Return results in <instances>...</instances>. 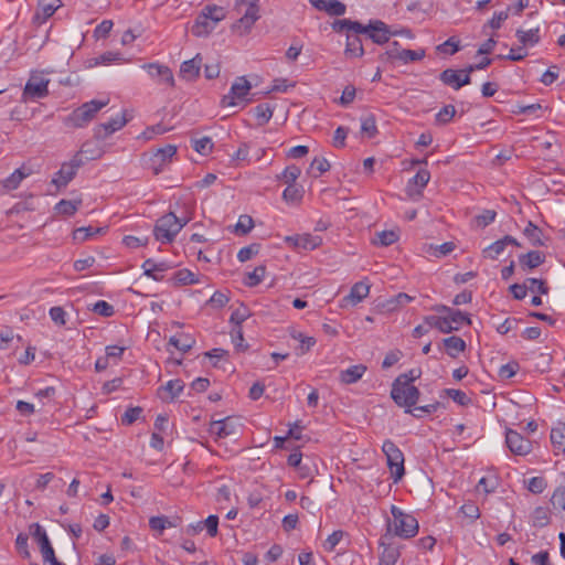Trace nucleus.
<instances>
[{
	"label": "nucleus",
	"mask_w": 565,
	"mask_h": 565,
	"mask_svg": "<svg viewBox=\"0 0 565 565\" xmlns=\"http://www.w3.org/2000/svg\"><path fill=\"white\" fill-rule=\"evenodd\" d=\"M361 132L367 138H373L377 134L376 121L373 115H366L361 118Z\"/></svg>",
	"instance_id": "37998d69"
},
{
	"label": "nucleus",
	"mask_w": 565,
	"mask_h": 565,
	"mask_svg": "<svg viewBox=\"0 0 565 565\" xmlns=\"http://www.w3.org/2000/svg\"><path fill=\"white\" fill-rule=\"evenodd\" d=\"M425 323L428 328H436L443 333H450L451 331L457 330V327L449 324L446 316H427L425 318Z\"/></svg>",
	"instance_id": "2f4dec72"
},
{
	"label": "nucleus",
	"mask_w": 565,
	"mask_h": 565,
	"mask_svg": "<svg viewBox=\"0 0 565 565\" xmlns=\"http://www.w3.org/2000/svg\"><path fill=\"white\" fill-rule=\"evenodd\" d=\"M532 525L535 527H544L550 523V511L544 507L534 509L531 515Z\"/></svg>",
	"instance_id": "c9c22d12"
},
{
	"label": "nucleus",
	"mask_w": 565,
	"mask_h": 565,
	"mask_svg": "<svg viewBox=\"0 0 565 565\" xmlns=\"http://www.w3.org/2000/svg\"><path fill=\"white\" fill-rule=\"evenodd\" d=\"M424 56H425L424 50L414 51V50L404 49L401 51L398 61L403 62L404 64H408L411 62L420 61L422 58H424Z\"/></svg>",
	"instance_id": "4d7b16f0"
},
{
	"label": "nucleus",
	"mask_w": 565,
	"mask_h": 565,
	"mask_svg": "<svg viewBox=\"0 0 565 565\" xmlns=\"http://www.w3.org/2000/svg\"><path fill=\"white\" fill-rule=\"evenodd\" d=\"M167 265L164 263H154L152 259H147L142 264V269L146 276L151 277L152 279L159 281L162 280V273L167 270Z\"/></svg>",
	"instance_id": "c85d7f7f"
},
{
	"label": "nucleus",
	"mask_w": 565,
	"mask_h": 565,
	"mask_svg": "<svg viewBox=\"0 0 565 565\" xmlns=\"http://www.w3.org/2000/svg\"><path fill=\"white\" fill-rule=\"evenodd\" d=\"M310 3L319 11H324L330 15H343L347 11L344 3L339 0H309Z\"/></svg>",
	"instance_id": "aec40b11"
},
{
	"label": "nucleus",
	"mask_w": 565,
	"mask_h": 565,
	"mask_svg": "<svg viewBox=\"0 0 565 565\" xmlns=\"http://www.w3.org/2000/svg\"><path fill=\"white\" fill-rule=\"evenodd\" d=\"M250 88L252 85L245 76L237 77L232 84L228 94L223 96L221 102L222 106L230 107L236 106L238 103H246V96L248 95Z\"/></svg>",
	"instance_id": "6e6552de"
},
{
	"label": "nucleus",
	"mask_w": 565,
	"mask_h": 565,
	"mask_svg": "<svg viewBox=\"0 0 565 565\" xmlns=\"http://www.w3.org/2000/svg\"><path fill=\"white\" fill-rule=\"evenodd\" d=\"M149 526L151 530L162 533L166 529L174 526V524L169 520V518L161 515L151 516L149 519Z\"/></svg>",
	"instance_id": "603ef678"
},
{
	"label": "nucleus",
	"mask_w": 565,
	"mask_h": 565,
	"mask_svg": "<svg viewBox=\"0 0 565 565\" xmlns=\"http://www.w3.org/2000/svg\"><path fill=\"white\" fill-rule=\"evenodd\" d=\"M369 292L370 286L363 281H359L352 286L350 294L345 296L342 301L354 306L366 298Z\"/></svg>",
	"instance_id": "b1692460"
},
{
	"label": "nucleus",
	"mask_w": 565,
	"mask_h": 565,
	"mask_svg": "<svg viewBox=\"0 0 565 565\" xmlns=\"http://www.w3.org/2000/svg\"><path fill=\"white\" fill-rule=\"evenodd\" d=\"M191 214L185 211L181 216H177L174 212H169L158 218L153 235L157 241L162 244H170L174 241L179 232L191 221Z\"/></svg>",
	"instance_id": "f257e3e1"
},
{
	"label": "nucleus",
	"mask_w": 565,
	"mask_h": 565,
	"mask_svg": "<svg viewBox=\"0 0 565 565\" xmlns=\"http://www.w3.org/2000/svg\"><path fill=\"white\" fill-rule=\"evenodd\" d=\"M545 254L540 250H531L519 256V264L522 269H534L545 262Z\"/></svg>",
	"instance_id": "5701e85b"
},
{
	"label": "nucleus",
	"mask_w": 565,
	"mask_h": 565,
	"mask_svg": "<svg viewBox=\"0 0 565 565\" xmlns=\"http://www.w3.org/2000/svg\"><path fill=\"white\" fill-rule=\"evenodd\" d=\"M26 175L28 173L24 172L22 169H17L2 181L3 189L8 191L17 189Z\"/></svg>",
	"instance_id": "58836bf2"
},
{
	"label": "nucleus",
	"mask_w": 565,
	"mask_h": 565,
	"mask_svg": "<svg viewBox=\"0 0 565 565\" xmlns=\"http://www.w3.org/2000/svg\"><path fill=\"white\" fill-rule=\"evenodd\" d=\"M82 204L81 200L76 201H67V200H61L56 205L55 210L58 214L71 216L73 215Z\"/></svg>",
	"instance_id": "ea45409f"
},
{
	"label": "nucleus",
	"mask_w": 565,
	"mask_h": 565,
	"mask_svg": "<svg viewBox=\"0 0 565 565\" xmlns=\"http://www.w3.org/2000/svg\"><path fill=\"white\" fill-rule=\"evenodd\" d=\"M430 179V173L427 170H419L408 182V188L413 184L417 185L420 190L426 186Z\"/></svg>",
	"instance_id": "69168bd1"
},
{
	"label": "nucleus",
	"mask_w": 565,
	"mask_h": 565,
	"mask_svg": "<svg viewBox=\"0 0 565 565\" xmlns=\"http://www.w3.org/2000/svg\"><path fill=\"white\" fill-rule=\"evenodd\" d=\"M519 42L524 46H534L535 44H537L540 42V28H534V29H531V30H527V31H524V30H516V33H515Z\"/></svg>",
	"instance_id": "7c9ffc66"
},
{
	"label": "nucleus",
	"mask_w": 565,
	"mask_h": 565,
	"mask_svg": "<svg viewBox=\"0 0 565 565\" xmlns=\"http://www.w3.org/2000/svg\"><path fill=\"white\" fill-rule=\"evenodd\" d=\"M61 6V0H39L33 22L36 24L45 23Z\"/></svg>",
	"instance_id": "a211bd4d"
},
{
	"label": "nucleus",
	"mask_w": 565,
	"mask_h": 565,
	"mask_svg": "<svg viewBox=\"0 0 565 565\" xmlns=\"http://www.w3.org/2000/svg\"><path fill=\"white\" fill-rule=\"evenodd\" d=\"M202 58L200 54L191 60L184 61L180 67V76L186 81L195 79L200 74Z\"/></svg>",
	"instance_id": "4be33fe9"
},
{
	"label": "nucleus",
	"mask_w": 565,
	"mask_h": 565,
	"mask_svg": "<svg viewBox=\"0 0 565 565\" xmlns=\"http://www.w3.org/2000/svg\"><path fill=\"white\" fill-rule=\"evenodd\" d=\"M382 450L386 457L387 466L391 471V477L394 482H398L404 473V455L401 449L390 439L383 443Z\"/></svg>",
	"instance_id": "39448f33"
},
{
	"label": "nucleus",
	"mask_w": 565,
	"mask_h": 565,
	"mask_svg": "<svg viewBox=\"0 0 565 565\" xmlns=\"http://www.w3.org/2000/svg\"><path fill=\"white\" fill-rule=\"evenodd\" d=\"M380 546L383 547V551L380 555V565H395L401 556V553L399 547L393 543L391 525L388 526L386 533L380 539Z\"/></svg>",
	"instance_id": "9d476101"
},
{
	"label": "nucleus",
	"mask_w": 565,
	"mask_h": 565,
	"mask_svg": "<svg viewBox=\"0 0 565 565\" xmlns=\"http://www.w3.org/2000/svg\"><path fill=\"white\" fill-rule=\"evenodd\" d=\"M505 444L510 451L518 456H526L532 451V441L513 429H507Z\"/></svg>",
	"instance_id": "ddd939ff"
},
{
	"label": "nucleus",
	"mask_w": 565,
	"mask_h": 565,
	"mask_svg": "<svg viewBox=\"0 0 565 565\" xmlns=\"http://www.w3.org/2000/svg\"><path fill=\"white\" fill-rule=\"evenodd\" d=\"M439 78L445 85L450 86L456 90L471 83V77L467 68L459 71L447 68L440 73Z\"/></svg>",
	"instance_id": "2eb2a0df"
},
{
	"label": "nucleus",
	"mask_w": 565,
	"mask_h": 565,
	"mask_svg": "<svg viewBox=\"0 0 565 565\" xmlns=\"http://www.w3.org/2000/svg\"><path fill=\"white\" fill-rule=\"evenodd\" d=\"M444 393L451 398L455 403L461 406L468 405L471 399L468 397V395L461 391L456 388H446Z\"/></svg>",
	"instance_id": "6e6d98bb"
},
{
	"label": "nucleus",
	"mask_w": 565,
	"mask_h": 565,
	"mask_svg": "<svg viewBox=\"0 0 565 565\" xmlns=\"http://www.w3.org/2000/svg\"><path fill=\"white\" fill-rule=\"evenodd\" d=\"M330 167L331 166L326 158L316 157L310 164V171L315 178H318L322 173L329 171Z\"/></svg>",
	"instance_id": "09e8293b"
},
{
	"label": "nucleus",
	"mask_w": 565,
	"mask_h": 565,
	"mask_svg": "<svg viewBox=\"0 0 565 565\" xmlns=\"http://www.w3.org/2000/svg\"><path fill=\"white\" fill-rule=\"evenodd\" d=\"M237 423L232 417L214 420L210 424L209 431L217 438H225L235 435L237 431Z\"/></svg>",
	"instance_id": "6ab92c4d"
},
{
	"label": "nucleus",
	"mask_w": 565,
	"mask_h": 565,
	"mask_svg": "<svg viewBox=\"0 0 565 565\" xmlns=\"http://www.w3.org/2000/svg\"><path fill=\"white\" fill-rule=\"evenodd\" d=\"M217 23L209 19V17L201 11L191 28V32L194 36L202 38L207 36L216 26Z\"/></svg>",
	"instance_id": "412c9836"
},
{
	"label": "nucleus",
	"mask_w": 565,
	"mask_h": 565,
	"mask_svg": "<svg viewBox=\"0 0 565 565\" xmlns=\"http://www.w3.org/2000/svg\"><path fill=\"white\" fill-rule=\"evenodd\" d=\"M551 443L555 454L565 452V424L557 423L552 428Z\"/></svg>",
	"instance_id": "a878e982"
},
{
	"label": "nucleus",
	"mask_w": 565,
	"mask_h": 565,
	"mask_svg": "<svg viewBox=\"0 0 565 565\" xmlns=\"http://www.w3.org/2000/svg\"><path fill=\"white\" fill-rule=\"evenodd\" d=\"M93 311L105 318L111 317L115 312L114 307L105 300L94 303Z\"/></svg>",
	"instance_id": "774afa93"
},
{
	"label": "nucleus",
	"mask_w": 565,
	"mask_h": 565,
	"mask_svg": "<svg viewBox=\"0 0 565 565\" xmlns=\"http://www.w3.org/2000/svg\"><path fill=\"white\" fill-rule=\"evenodd\" d=\"M446 352L451 358H457L466 350V342L457 335H452L443 340Z\"/></svg>",
	"instance_id": "cd10ccee"
},
{
	"label": "nucleus",
	"mask_w": 565,
	"mask_h": 565,
	"mask_svg": "<svg viewBox=\"0 0 565 565\" xmlns=\"http://www.w3.org/2000/svg\"><path fill=\"white\" fill-rule=\"evenodd\" d=\"M250 316L249 309L241 305L235 310H233L230 321L235 324V327H242V323L246 321Z\"/></svg>",
	"instance_id": "49530a36"
},
{
	"label": "nucleus",
	"mask_w": 565,
	"mask_h": 565,
	"mask_svg": "<svg viewBox=\"0 0 565 565\" xmlns=\"http://www.w3.org/2000/svg\"><path fill=\"white\" fill-rule=\"evenodd\" d=\"M192 147L200 154H209L212 151L213 142L210 137H202L200 139H195Z\"/></svg>",
	"instance_id": "052dcab7"
},
{
	"label": "nucleus",
	"mask_w": 565,
	"mask_h": 565,
	"mask_svg": "<svg viewBox=\"0 0 565 565\" xmlns=\"http://www.w3.org/2000/svg\"><path fill=\"white\" fill-rule=\"evenodd\" d=\"M504 248L505 245L502 239H498L483 250V255L484 257L497 259L499 255L503 253Z\"/></svg>",
	"instance_id": "e2e57ef3"
},
{
	"label": "nucleus",
	"mask_w": 565,
	"mask_h": 565,
	"mask_svg": "<svg viewBox=\"0 0 565 565\" xmlns=\"http://www.w3.org/2000/svg\"><path fill=\"white\" fill-rule=\"evenodd\" d=\"M398 239V233L390 230V231H382L375 234V237L373 238V243L375 245L380 246H390L394 244Z\"/></svg>",
	"instance_id": "4c0bfd02"
},
{
	"label": "nucleus",
	"mask_w": 565,
	"mask_h": 565,
	"mask_svg": "<svg viewBox=\"0 0 565 565\" xmlns=\"http://www.w3.org/2000/svg\"><path fill=\"white\" fill-rule=\"evenodd\" d=\"M446 317H447L449 324L457 327V330L462 324L471 323L469 317L466 313L461 312L460 310H455V309L449 310V315H446Z\"/></svg>",
	"instance_id": "a18cd8bd"
},
{
	"label": "nucleus",
	"mask_w": 565,
	"mask_h": 565,
	"mask_svg": "<svg viewBox=\"0 0 565 565\" xmlns=\"http://www.w3.org/2000/svg\"><path fill=\"white\" fill-rule=\"evenodd\" d=\"M391 513L393 521L387 520V527L391 525V533L394 536L402 539L414 537L418 533V521L417 519L408 513H405L396 505H392Z\"/></svg>",
	"instance_id": "7ed1b4c3"
},
{
	"label": "nucleus",
	"mask_w": 565,
	"mask_h": 565,
	"mask_svg": "<svg viewBox=\"0 0 565 565\" xmlns=\"http://www.w3.org/2000/svg\"><path fill=\"white\" fill-rule=\"evenodd\" d=\"M365 372L366 366L364 364H356L347 370H342L339 379L343 384H353L361 380Z\"/></svg>",
	"instance_id": "393cba45"
},
{
	"label": "nucleus",
	"mask_w": 565,
	"mask_h": 565,
	"mask_svg": "<svg viewBox=\"0 0 565 565\" xmlns=\"http://www.w3.org/2000/svg\"><path fill=\"white\" fill-rule=\"evenodd\" d=\"M419 395V390L413 384H392L391 397L398 406L412 409L418 402Z\"/></svg>",
	"instance_id": "0eeeda50"
},
{
	"label": "nucleus",
	"mask_w": 565,
	"mask_h": 565,
	"mask_svg": "<svg viewBox=\"0 0 565 565\" xmlns=\"http://www.w3.org/2000/svg\"><path fill=\"white\" fill-rule=\"evenodd\" d=\"M30 534L38 542L43 561L49 562L56 558L54 548L49 540L45 529L39 523H33L29 527Z\"/></svg>",
	"instance_id": "f8f14e48"
},
{
	"label": "nucleus",
	"mask_w": 565,
	"mask_h": 565,
	"mask_svg": "<svg viewBox=\"0 0 565 565\" xmlns=\"http://www.w3.org/2000/svg\"><path fill=\"white\" fill-rule=\"evenodd\" d=\"M355 34L347 35L345 54L351 57H361L364 54L362 40Z\"/></svg>",
	"instance_id": "c756f323"
},
{
	"label": "nucleus",
	"mask_w": 565,
	"mask_h": 565,
	"mask_svg": "<svg viewBox=\"0 0 565 565\" xmlns=\"http://www.w3.org/2000/svg\"><path fill=\"white\" fill-rule=\"evenodd\" d=\"M524 236L529 239L533 246H544L543 232L532 222H529L523 231Z\"/></svg>",
	"instance_id": "473e14b6"
},
{
	"label": "nucleus",
	"mask_w": 565,
	"mask_h": 565,
	"mask_svg": "<svg viewBox=\"0 0 565 565\" xmlns=\"http://www.w3.org/2000/svg\"><path fill=\"white\" fill-rule=\"evenodd\" d=\"M284 242L296 249L312 250L322 244V237L306 233L286 236Z\"/></svg>",
	"instance_id": "4468645a"
},
{
	"label": "nucleus",
	"mask_w": 565,
	"mask_h": 565,
	"mask_svg": "<svg viewBox=\"0 0 565 565\" xmlns=\"http://www.w3.org/2000/svg\"><path fill=\"white\" fill-rule=\"evenodd\" d=\"M258 0H236L235 10L243 15L233 24L234 32L247 33L259 19Z\"/></svg>",
	"instance_id": "20e7f679"
},
{
	"label": "nucleus",
	"mask_w": 565,
	"mask_h": 565,
	"mask_svg": "<svg viewBox=\"0 0 565 565\" xmlns=\"http://www.w3.org/2000/svg\"><path fill=\"white\" fill-rule=\"evenodd\" d=\"M49 83L50 79L44 77L42 74H31L23 88L22 100L26 103L45 98L49 95Z\"/></svg>",
	"instance_id": "423d86ee"
},
{
	"label": "nucleus",
	"mask_w": 565,
	"mask_h": 565,
	"mask_svg": "<svg viewBox=\"0 0 565 565\" xmlns=\"http://www.w3.org/2000/svg\"><path fill=\"white\" fill-rule=\"evenodd\" d=\"M551 503L555 510L565 513V487L555 489L551 498Z\"/></svg>",
	"instance_id": "13d9d810"
},
{
	"label": "nucleus",
	"mask_w": 565,
	"mask_h": 565,
	"mask_svg": "<svg viewBox=\"0 0 565 565\" xmlns=\"http://www.w3.org/2000/svg\"><path fill=\"white\" fill-rule=\"evenodd\" d=\"M128 122L124 114L118 115L106 122L99 124L94 129V136L96 139L105 140L111 134L120 130Z\"/></svg>",
	"instance_id": "dca6fc26"
},
{
	"label": "nucleus",
	"mask_w": 565,
	"mask_h": 565,
	"mask_svg": "<svg viewBox=\"0 0 565 565\" xmlns=\"http://www.w3.org/2000/svg\"><path fill=\"white\" fill-rule=\"evenodd\" d=\"M202 12L205 13L210 20H212L215 23H218L220 21L224 20L226 17V12L224 8L212 4V6H205L202 9Z\"/></svg>",
	"instance_id": "de8ad7c7"
},
{
	"label": "nucleus",
	"mask_w": 565,
	"mask_h": 565,
	"mask_svg": "<svg viewBox=\"0 0 565 565\" xmlns=\"http://www.w3.org/2000/svg\"><path fill=\"white\" fill-rule=\"evenodd\" d=\"M265 274L266 267L263 265L257 266L253 271L247 274V279L245 280V284L249 287H255L264 280Z\"/></svg>",
	"instance_id": "3c124183"
},
{
	"label": "nucleus",
	"mask_w": 565,
	"mask_h": 565,
	"mask_svg": "<svg viewBox=\"0 0 565 565\" xmlns=\"http://www.w3.org/2000/svg\"><path fill=\"white\" fill-rule=\"evenodd\" d=\"M547 487L546 479L544 477H532L526 481V488L534 494L542 493Z\"/></svg>",
	"instance_id": "5fc2aeb1"
},
{
	"label": "nucleus",
	"mask_w": 565,
	"mask_h": 565,
	"mask_svg": "<svg viewBox=\"0 0 565 565\" xmlns=\"http://www.w3.org/2000/svg\"><path fill=\"white\" fill-rule=\"evenodd\" d=\"M147 70L148 74L152 79H156L158 84L167 85L169 87L174 86V78L172 71L159 63H149L142 66Z\"/></svg>",
	"instance_id": "f3484780"
},
{
	"label": "nucleus",
	"mask_w": 565,
	"mask_h": 565,
	"mask_svg": "<svg viewBox=\"0 0 565 565\" xmlns=\"http://www.w3.org/2000/svg\"><path fill=\"white\" fill-rule=\"evenodd\" d=\"M303 196L302 186L288 185L282 192V199L287 203H299Z\"/></svg>",
	"instance_id": "79ce46f5"
},
{
	"label": "nucleus",
	"mask_w": 565,
	"mask_h": 565,
	"mask_svg": "<svg viewBox=\"0 0 565 565\" xmlns=\"http://www.w3.org/2000/svg\"><path fill=\"white\" fill-rule=\"evenodd\" d=\"M169 342L182 352L189 351L194 344V340L188 335L172 337Z\"/></svg>",
	"instance_id": "bf43d9fd"
},
{
	"label": "nucleus",
	"mask_w": 565,
	"mask_h": 565,
	"mask_svg": "<svg viewBox=\"0 0 565 565\" xmlns=\"http://www.w3.org/2000/svg\"><path fill=\"white\" fill-rule=\"evenodd\" d=\"M456 115V108L454 105L444 106L435 116L437 125L444 126L451 121Z\"/></svg>",
	"instance_id": "c03bdc74"
},
{
	"label": "nucleus",
	"mask_w": 565,
	"mask_h": 565,
	"mask_svg": "<svg viewBox=\"0 0 565 565\" xmlns=\"http://www.w3.org/2000/svg\"><path fill=\"white\" fill-rule=\"evenodd\" d=\"M173 280L175 285H194L199 284L198 276L189 269H180L174 273Z\"/></svg>",
	"instance_id": "e433bc0d"
},
{
	"label": "nucleus",
	"mask_w": 565,
	"mask_h": 565,
	"mask_svg": "<svg viewBox=\"0 0 565 565\" xmlns=\"http://www.w3.org/2000/svg\"><path fill=\"white\" fill-rule=\"evenodd\" d=\"M273 113L274 107L269 104H259L254 108V116L259 126L267 124L271 119Z\"/></svg>",
	"instance_id": "72a5a7b5"
},
{
	"label": "nucleus",
	"mask_w": 565,
	"mask_h": 565,
	"mask_svg": "<svg viewBox=\"0 0 565 565\" xmlns=\"http://www.w3.org/2000/svg\"><path fill=\"white\" fill-rule=\"evenodd\" d=\"M175 153L177 147L173 145H167L162 148H158L149 158V168L154 174L161 173L166 166L172 161Z\"/></svg>",
	"instance_id": "9b49d317"
},
{
	"label": "nucleus",
	"mask_w": 565,
	"mask_h": 565,
	"mask_svg": "<svg viewBox=\"0 0 565 565\" xmlns=\"http://www.w3.org/2000/svg\"><path fill=\"white\" fill-rule=\"evenodd\" d=\"M104 228L102 227H93V226H86V227H78L73 232V238L75 242L83 243L89 237L102 233Z\"/></svg>",
	"instance_id": "a19ab883"
},
{
	"label": "nucleus",
	"mask_w": 565,
	"mask_h": 565,
	"mask_svg": "<svg viewBox=\"0 0 565 565\" xmlns=\"http://www.w3.org/2000/svg\"><path fill=\"white\" fill-rule=\"evenodd\" d=\"M184 388V384L181 380L169 381L161 390L168 393L169 398L172 401L178 397Z\"/></svg>",
	"instance_id": "8fccbe9b"
},
{
	"label": "nucleus",
	"mask_w": 565,
	"mask_h": 565,
	"mask_svg": "<svg viewBox=\"0 0 565 565\" xmlns=\"http://www.w3.org/2000/svg\"><path fill=\"white\" fill-rule=\"evenodd\" d=\"M422 375L420 369H412L406 373L401 374L397 376V379L393 382L397 385L399 384H413L417 379H419Z\"/></svg>",
	"instance_id": "680f3d73"
},
{
	"label": "nucleus",
	"mask_w": 565,
	"mask_h": 565,
	"mask_svg": "<svg viewBox=\"0 0 565 565\" xmlns=\"http://www.w3.org/2000/svg\"><path fill=\"white\" fill-rule=\"evenodd\" d=\"M363 29L360 33L367 34L374 43L380 45L387 43L391 36L396 35V32L391 31L390 26L381 20H370Z\"/></svg>",
	"instance_id": "1a4fd4ad"
},
{
	"label": "nucleus",
	"mask_w": 565,
	"mask_h": 565,
	"mask_svg": "<svg viewBox=\"0 0 565 565\" xmlns=\"http://www.w3.org/2000/svg\"><path fill=\"white\" fill-rule=\"evenodd\" d=\"M526 282L529 285V290L539 295H546L548 292V287L546 282L542 279L537 278H527Z\"/></svg>",
	"instance_id": "338daca9"
},
{
	"label": "nucleus",
	"mask_w": 565,
	"mask_h": 565,
	"mask_svg": "<svg viewBox=\"0 0 565 565\" xmlns=\"http://www.w3.org/2000/svg\"><path fill=\"white\" fill-rule=\"evenodd\" d=\"M301 170L297 166H288L278 177L288 185H296L295 182L299 178Z\"/></svg>",
	"instance_id": "864d4df0"
},
{
	"label": "nucleus",
	"mask_w": 565,
	"mask_h": 565,
	"mask_svg": "<svg viewBox=\"0 0 565 565\" xmlns=\"http://www.w3.org/2000/svg\"><path fill=\"white\" fill-rule=\"evenodd\" d=\"M109 98L106 99H93L90 102L82 104L79 107L74 109L64 120L67 127L83 128L87 126L97 115V113L107 106Z\"/></svg>",
	"instance_id": "f03ea898"
},
{
	"label": "nucleus",
	"mask_w": 565,
	"mask_h": 565,
	"mask_svg": "<svg viewBox=\"0 0 565 565\" xmlns=\"http://www.w3.org/2000/svg\"><path fill=\"white\" fill-rule=\"evenodd\" d=\"M332 28L335 32H342L344 30L353 31L354 33H359L363 31V24L359 21H352L349 19L337 20L333 22Z\"/></svg>",
	"instance_id": "f704fd0d"
},
{
	"label": "nucleus",
	"mask_w": 565,
	"mask_h": 565,
	"mask_svg": "<svg viewBox=\"0 0 565 565\" xmlns=\"http://www.w3.org/2000/svg\"><path fill=\"white\" fill-rule=\"evenodd\" d=\"M76 175V172L67 164L63 163L61 169L54 174L52 183L57 188H65Z\"/></svg>",
	"instance_id": "bb28decb"
},
{
	"label": "nucleus",
	"mask_w": 565,
	"mask_h": 565,
	"mask_svg": "<svg viewBox=\"0 0 565 565\" xmlns=\"http://www.w3.org/2000/svg\"><path fill=\"white\" fill-rule=\"evenodd\" d=\"M413 299L414 298L411 297L409 295H407L405 292H399L398 295H396L395 297H393L392 299H390L387 301V306H388L390 310H394L399 307H404L405 305L411 302Z\"/></svg>",
	"instance_id": "0e129e2a"
}]
</instances>
